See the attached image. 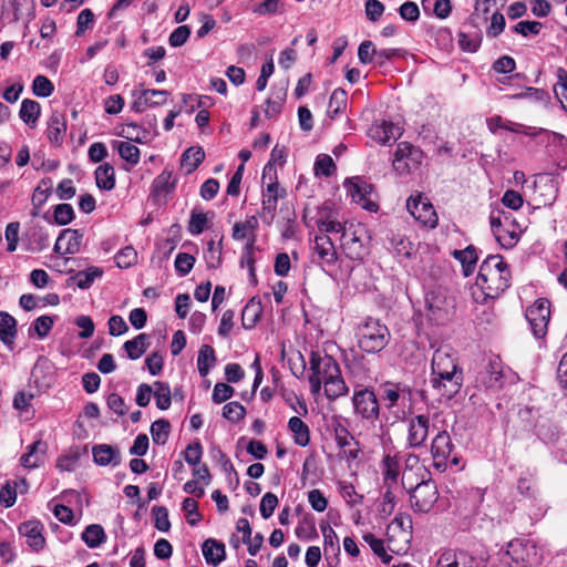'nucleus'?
<instances>
[{
  "instance_id": "a19ab883",
  "label": "nucleus",
  "mask_w": 567,
  "mask_h": 567,
  "mask_svg": "<svg viewBox=\"0 0 567 567\" xmlns=\"http://www.w3.org/2000/svg\"><path fill=\"white\" fill-rule=\"evenodd\" d=\"M147 339L148 338L145 333H141V334L136 336L135 338H133L132 340H127L124 343L123 347L127 353V357L131 360H136L144 354V352L146 351V349L148 347V343L146 342Z\"/></svg>"
},
{
  "instance_id": "e2e57ef3",
  "label": "nucleus",
  "mask_w": 567,
  "mask_h": 567,
  "mask_svg": "<svg viewBox=\"0 0 567 567\" xmlns=\"http://www.w3.org/2000/svg\"><path fill=\"white\" fill-rule=\"evenodd\" d=\"M182 509L187 514V522L189 525L195 526L200 520L202 516L198 512V503L192 498L186 497L183 501Z\"/></svg>"
},
{
  "instance_id": "423d86ee",
  "label": "nucleus",
  "mask_w": 567,
  "mask_h": 567,
  "mask_svg": "<svg viewBox=\"0 0 567 567\" xmlns=\"http://www.w3.org/2000/svg\"><path fill=\"white\" fill-rule=\"evenodd\" d=\"M506 554L511 556L516 567H538L542 563V555L530 540H511Z\"/></svg>"
},
{
  "instance_id": "f8f14e48",
  "label": "nucleus",
  "mask_w": 567,
  "mask_h": 567,
  "mask_svg": "<svg viewBox=\"0 0 567 567\" xmlns=\"http://www.w3.org/2000/svg\"><path fill=\"white\" fill-rule=\"evenodd\" d=\"M437 501V489L432 481L421 480V484L410 494L414 511L427 513Z\"/></svg>"
},
{
  "instance_id": "603ef678",
  "label": "nucleus",
  "mask_w": 567,
  "mask_h": 567,
  "mask_svg": "<svg viewBox=\"0 0 567 567\" xmlns=\"http://www.w3.org/2000/svg\"><path fill=\"white\" fill-rule=\"evenodd\" d=\"M175 187L172 172L163 171L153 182V192L157 195L168 193Z\"/></svg>"
},
{
  "instance_id": "58836bf2",
  "label": "nucleus",
  "mask_w": 567,
  "mask_h": 567,
  "mask_svg": "<svg viewBox=\"0 0 567 567\" xmlns=\"http://www.w3.org/2000/svg\"><path fill=\"white\" fill-rule=\"evenodd\" d=\"M81 538L87 547L96 548L105 542L106 535L101 525L92 524L84 529Z\"/></svg>"
},
{
  "instance_id": "f03ea898",
  "label": "nucleus",
  "mask_w": 567,
  "mask_h": 567,
  "mask_svg": "<svg viewBox=\"0 0 567 567\" xmlns=\"http://www.w3.org/2000/svg\"><path fill=\"white\" fill-rule=\"evenodd\" d=\"M309 383L313 394L320 393L321 386L341 372L338 362L330 355L312 352L310 357Z\"/></svg>"
},
{
  "instance_id": "20e7f679",
  "label": "nucleus",
  "mask_w": 567,
  "mask_h": 567,
  "mask_svg": "<svg viewBox=\"0 0 567 567\" xmlns=\"http://www.w3.org/2000/svg\"><path fill=\"white\" fill-rule=\"evenodd\" d=\"M388 327L381 324L379 320L368 319L362 326L358 327L357 338L359 347L365 352H377L386 344Z\"/></svg>"
},
{
  "instance_id": "6ab92c4d",
  "label": "nucleus",
  "mask_w": 567,
  "mask_h": 567,
  "mask_svg": "<svg viewBox=\"0 0 567 567\" xmlns=\"http://www.w3.org/2000/svg\"><path fill=\"white\" fill-rule=\"evenodd\" d=\"M43 526L39 520H28L19 526V533L27 538V544L35 551L44 547Z\"/></svg>"
},
{
  "instance_id": "13d9d810",
  "label": "nucleus",
  "mask_w": 567,
  "mask_h": 567,
  "mask_svg": "<svg viewBox=\"0 0 567 567\" xmlns=\"http://www.w3.org/2000/svg\"><path fill=\"white\" fill-rule=\"evenodd\" d=\"M137 261V252L132 246L124 247L115 255L116 266L128 268Z\"/></svg>"
},
{
  "instance_id": "a18cd8bd",
  "label": "nucleus",
  "mask_w": 567,
  "mask_h": 567,
  "mask_svg": "<svg viewBox=\"0 0 567 567\" xmlns=\"http://www.w3.org/2000/svg\"><path fill=\"white\" fill-rule=\"evenodd\" d=\"M323 386L326 396L329 400H334L348 392V388L341 377V372L337 378H331L328 382H326Z\"/></svg>"
},
{
  "instance_id": "9b49d317",
  "label": "nucleus",
  "mask_w": 567,
  "mask_h": 567,
  "mask_svg": "<svg viewBox=\"0 0 567 567\" xmlns=\"http://www.w3.org/2000/svg\"><path fill=\"white\" fill-rule=\"evenodd\" d=\"M420 154L421 151L410 143H399L394 152V158L392 159V168L399 175L409 174L412 169L417 167Z\"/></svg>"
},
{
  "instance_id": "338daca9",
  "label": "nucleus",
  "mask_w": 567,
  "mask_h": 567,
  "mask_svg": "<svg viewBox=\"0 0 567 567\" xmlns=\"http://www.w3.org/2000/svg\"><path fill=\"white\" fill-rule=\"evenodd\" d=\"M278 505V497L268 492L266 493L262 498H261V502H260V515L265 518V519H268L275 512L276 507Z\"/></svg>"
},
{
  "instance_id": "9d476101",
  "label": "nucleus",
  "mask_w": 567,
  "mask_h": 567,
  "mask_svg": "<svg viewBox=\"0 0 567 567\" xmlns=\"http://www.w3.org/2000/svg\"><path fill=\"white\" fill-rule=\"evenodd\" d=\"M426 305L430 311L431 320L442 324L454 313V299L446 296L443 291H431L426 297Z\"/></svg>"
},
{
  "instance_id": "39448f33",
  "label": "nucleus",
  "mask_w": 567,
  "mask_h": 567,
  "mask_svg": "<svg viewBox=\"0 0 567 567\" xmlns=\"http://www.w3.org/2000/svg\"><path fill=\"white\" fill-rule=\"evenodd\" d=\"M272 171V164L269 162L264 167L262 172V179H266L267 176H269V183L262 190L261 210L259 212V216L267 225H270L275 219L278 199L286 196V189L280 188L278 183L272 181V177L270 176Z\"/></svg>"
},
{
  "instance_id": "c756f323",
  "label": "nucleus",
  "mask_w": 567,
  "mask_h": 567,
  "mask_svg": "<svg viewBox=\"0 0 567 567\" xmlns=\"http://www.w3.org/2000/svg\"><path fill=\"white\" fill-rule=\"evenodd\" d=\"M47 445L42 441H37L28 446L27 453L21 456V464L27 468H34L44 460Z\"/></svg>"
},
{
  "instance_id": "5fc2aeb1",
  "label": "nucleus",
  "mask_w": 567,
  "mask_h": 567,
  "mask_svg": "<svg viewBox=\"0 0 567 567\" xmlns=\"http://www.w3.org/2000/svg\"><path fill=\"white\" fill-rule=\"evenodd\" d=\"M54 91L53 83L44 75H37L32 82V93L39 97H48Z\"/></svg>"
},
{
  "instance_id": "680f3d73",
  "label": "nucleus",
  "mask_w": 567,
  "mask_h": 567,
  "mask_svg": "<svg viewBox=\"0 0 567 567\" xmlns=\"http://www.w3.org/2000/svg\"><path fill=\"white\" fill-rule=\"evenodd\" d=\"M194 264H195V258L192 255L186 254V252H179V254H177V256L175 258L176 272L181 277H184L187 274H189V271L194 267Z\"/></svg>"
},
{
  "instance_id": "7ed1b4c3",
  "label": "nucleus",
  "mask_w": 567,
  "mask_h": 567,
  "mask_svg": "<svg viewBox=\"0 0 567 567\" xmlns=\"http://www.w3.org/2000/svg\"><path fill=\"white\" fill-rule=\"evenodd\" d=\"M433 466L443 473L447 468L458 467L461 457L454 451V444L446 431L439 432L432 441Z\"/></svg>"
},
{
  "instance_id": "b1692460",
  "label": "nucleus",
  "mask_w": 567,
  "mask_h": 567,
  "mask_svg": "<svg viewBox=\"0 0 567 567\" xmlns=\"http://www.w3.org/2000/svg\"><path fill=\"white\" fill-rule=\"evenodd\" d=\"M429 434V417L417 415L410 420L409 425V443L411 446H420Z\"/></svg>"
},
{
  "instance_id": "052dcab7",
  "label": "nucleus",
  "mask_w": 567,
  "mask_h": 567,
  "mask_svg": "<svg viewBox=\"0 0 567 567\" xmlns=\"http://www.w3.org/2000/svg\"><path fill=\"white\" fill-rule=\"evenodd\" d=\"M207 226L206 214L193 209L190 213V219L188 225V231L192 235H199L204 231Z\"/></svg>"
},
{
  "instance_id": "c03bdc74",
  "label": "nucleus",
  "mask_w": 567,
  "mask_h": 567,
  "mask_svg": "<svg viewBox=\"0 0 567 567\" xmlns=\"http://www.w3.org/2000/svg\"><path fill=\"white\" fill-rule=\"evenodd\" d=\"M369 138L378 145H385L389 135V125L385 120L374 122L368 130Z\"/></svg>"
},
{
  "instance_id": "09e8293b",
  "label": "nucleus",
  "mask_w": 567,
  "mask_h": 567,
  "mask_svg": "<svg viewBox=\"0 0 567 567\" xmlns=\"http://www.w3.org/2000/svg\"><path fill=\"white\" fill-rule=\"evenodd\" d=\"M554 92L561 107L567 112V71L564 68L557 69V83L554 86Z\"/></svg>"
},
{
  "instance_id": "1a4fd4ad",
  "label": "nucleus",
  "mask_w": 567,
  "mask_h": 567,
  "mask_svg": "<svg viewBox=\"0 0 567 567\" xmlns=\"http://www.w3.org/2000/svg\"><path fill=\"white\" fill-rule=\"evenodd\" d=\"M406 209L423 226L435 228L439 217L434 206L423 194L411 195L406 200Z\"/></svg>"
},
{
  "instance_id": "2eb2a0df",
  "label": "nucleus",
  "mask_w": 567,
  "mask_h": 567,
  "mask_svg": "<svg viewBox=\"0 0 567 567\" xmlns=\"http://www.w3.org/2000/svg\"><path fill=\"white\" fill-rule=\"evenodd\" d=\"M503 368L498 359H491L478 372L476 381L487 389H499L503 385Z\"/></svg>"
},
{
  "instance_id": "dca6fc26",
  "label": "nucleus",
  "mask_w": 567,
  "mask_h": 567,
  "mask_svg": "<svg viewBox=\"0 0 567 567\" xmlns=\"http://www.w3.org/2000/svg\"><path fill=\"white\" fill-rule=\"evenodd\" d=\"M352 402L355 412L362 415V417L370 419L372 416H378L379 404L375 394L372 391L368 389L355 391Z\"/></svg>"
},
{
  "instance_id": "a878e982",
  "label": "nucleus",
  "mask_w": 567,
  "mask_h": 567,
  "mask_svg": "<svg viewBox=\"0 0 567 567\" xmlns=\"http://www.w3.org/2000/svg\"><path fill=\"white\" fill-rule=\"evenodd\" d=\"M334 440L348 457H357L358 449H355L354 436L341 423H337L334 426Z\"/></svg>"
},
{
  "instance_id": "f704fd0d",
  "label": "nucleus",
  "mask_w": 567,
  "mask_h": 567,
  "mask_svg": "<svg viewBox=\"0 0 567 567\" xmlns=\"http://www.w3.org/2000/svg\"><path fill=\"white\" fill-rule=\"evenodd\" d=\"M205 152L202 147H189L182 155V167L187 174H192L204 161Z\"/></svg>"
},
{
  "instance_id": "4468645a",
  "label": "nucleus",
  "mask_w": 567,
  "mask_h": 567,
  "mask_svg": "<svg viewBox=\"0 0 567 567\" xmlns=\"http://www.w3.org/2000/svg\"><path fill=\"white\" fill-rule=\"evenodd\" d=\"M168 92L165 90H141L133 93L132 110L136 113L144 112L147 107L163 105L167 101Z\"/></svg>"
},
{
  "instance_id": "473e14b6",
  "label": "nucleus",
  "mask_w": 567,
  "mask_h": 567,
  "mask_svg": "<svg viewBox=\"0 0 567 567\" xmlns=\"http://www.w3.org/2000/svg\"><path fill=\"white\" fill-rule=\"evenodd\" d=\"M95 183L100 189L112 190L115 187L114 167L104 163L95 169Z\"/></svg>"
},
{
  "instance_id": "aec40b11",
  "label": "nucleus",
  "mask_w": 567,
  "mask_h": 567,
  "mask_svg": "<svg viewBox=\"0 0 567 567\" xmlns=\"http://www.w3.org/2000/svg\"><path fill=\"white\" fill-rule=\"evenodd\" d=\"M341 247L346 256L352 260H361L367 252L361 238L349 230H343Z\"/></svg>"
},
{
  "instance_id": "f257e3e1",
  "label": "nucleus",
  "mask_w": 567,
  "mask_h": 567,
  "mask_svg": "<svg viewBox=\"0 0 567 567\" xmlns=\"http://www.w3.org/2000/svg\"><path fill=\"white\" fill-rule=\"evenodd\" d=\"M511 270L501 255H489L480 266L475 286L486 298H496L509 287Z\"/></svg>"
},
{
  "instance_id": "4c0bfd02",
  "label": "nucleus",
  "mask_w": 567,
  "mask_h": 567,
  "mask_svg": "<svg viewBox=\"0 0 567 567\" xmlns=\"http://www.w3.org/2000/svg\"><path fill=\"white\" fill-rule=\"evenodd\" d=\"M216 362L215 350L212 346L200 347L197 357V368L200 377H206Z\"/></svg>"
},
{
  "instance_id": "49530a36",
  "label": "nucleus",
  "mask_w": 567,
  "mask_h": 567,
  "mask_svg": "<svg viewBox=\"0 0 567 567\" xmlns=\"http://www.w3.org/2000/svg\"><path fill=\"white\" fill-rule=\"evenodd\" d=\"M171 424L167 420L159 419L152 423L151 434L153 442L158 445H164L167 442Z\"/></svg>"
},
{
  "instance_id": "f3484780",
  "label": "nucleus",
  "mask_w": 567,
  "mask_h": 567,
  "mask_svg": "<svg viewBox=\"0 0 567 567\" xmlns=\"http://www.w3.org/2000/svg\"><path fill=\"white\" fill-rule=\"evenodd\" d=\"M406 462L411 464L406 465L401 474V486L408 494H411L419 487L421 480H424V468L420 465L416 456L409 457Z\"/></svg>"
},
{
  "instance_id": "ddd939ff",
  "label": "nucleus",
  "mask_w": 567,
  "mask_h": 567,
  "mask_svg": "<svg viewBox=\"0 0 567 567\" xmlns=\"http://www.w3.org/2000/svg\"><path fill=\"white\" fill-rule=\"evenodd\" d=\"M344 186L352 199L369 212H377L378 205L369 198L372 185L365 183L361 177L350 178Z\"/></svg>"
},
{
  "instance_id": "412c9836",
  "label": "nucleus",
  "mask_w": 567,
  "mask_h": 567,
  "mask_svg": "<svg viewBox=\"0 0 567 567\" xmlns=\"http://www.w3.org/2000/svg\"><path fill=\"white\" fill-rule=\"evenodd\" d=\"M93 460L100 466H117L121 463L120 450L109 444H99L92 449Z\"/></svg>"
},
{
  "instance_id": "774afa93",
  "label": "nucleus",
  "mask_w": 567,
  "mask_h": 567,
  "mask_svg": "<svg viewBox=\"0 0 567 567\" xmlns=\"http://www.w3.org/2000/svg\"><path fill=\"white\" fill-rule=\"evenodd\" d=\"M155 527L161 532H168L171 528V523L168 519V511L166 507L156 506L152 509Z\"/></svg>"
},
{
  "instance_id": "5701e85b",
  "label": "nucleus",
  "mask_w": 567,
  "mask_h": 567,
  "mask_svg": "<svg viewBox=\"0 0 567 567\" xmlns=\"http://www.w3.org/2000/svg\"><path fill=\"white\" fill-rule=\"evenodd\" d=\"M434 567H475L474 558L464 550H446L441 554Z\"/></svg>"
},
{
  "instance_id": "ea45409f",
  "label": "nucleus",
  "mask_w": 567,
  "mask_h": 567,
  "mask_svg": "<svg viewBox=\"0 0 567 567\" xmlns=\"http://www.w3.org/2000/svg\"><path fill=\"white\" fill-rule=\"evenodd\" d=\"M83 234L79 229L66 228L60 233V240H66L64 254L74 255L80 251Z\"/></svg>"
},
{
  "instance_id": "bb28decb",
  "label": "nucleus",
  "mask_w": 567,
  "mask_h": 567,
  "mask_svg": "<svg viewBox=\"0 0 567 567\" xmlns=\"http://www.w3.org/2000/svg\"><path fill=\"white\" fill-rule=\"evenodd\" d=\"M203 555L208 565L217 566L226 557L225 545L213 538H208L202 546Z\"/></svg>"
},
{
  "instance_id": "4be33fe9",
  "label": "nucleus",
  "mask_w": 567,
  "mask_h": 567,
  "mask_svg": "<svg viewBox=\"0 0 567 567\" xmlns=\"http://www.w3.org/2000/svg\"><path fill=\"white\" fill-rule=\"evenodd\" d=\"M313 250L322 264L332 266L338 259L334 245L328 235H318L315 238Z\"/></svg>"
},
{
  "instance_id": "864d4df0",
  "label": "nucleus",
  "mask_w": 567,
  "mask_h": 567,
  "mask_svg": "<svg viewBox=\"0 0 567 567\" xmlns=\"http://www.w3.org/2000/svg\"><path fill=\"white\" fill-rule=\"evenodd\" d=\"M315 174L316 176H331L336 171V165L330 155L320 154L317 156L315 162Z\"/></svg>"
},
{
  "instance_id": "bf43d9fd",
  "label": "nucleus",
  "mask_w": 567,
  "mask_h": 567,
  "mask_svg": "<svg viewBox=\"0 0 567 567\" xmlns=\"http://www.w3.org/2000/svg\"><path fill=\"white\" fill-rule=\"evenodd\" d=\"M246 415V409L239 402H229L223 408V416L230 422H238Z\"/></svg>"
},
{
  "instance_id": "0e129e2a",
  "label": "nucleus",
  "mask_w": 567,
  "mask_h": 567,
  "mask_svg": "<svg viewBox=\"0 0 567 567\" xmlns=\"http://www.w3.org/2000/svg\"><path fill=\"white\" fill-rule=\"evenodd\" d=\"M19 230L20 224L18 221L9 223L6 227V240H7V250L12 252L17 249L19 243Z\"/></svg>"
},
{
  "instance_id": "3c124183",
  "label": "nucleus",
  "mask_w": 567,
  "mask_h": 567,
  "mask_svg": "<svg viewBox=\"0 0 567 567\" xmlns=\"http://www.w3.org/2000/svg\"><path fill=\"white\" fill-rule=\"evenodd\" d=\"M154 385H155L154 396L156 399V406L163 411L167 410L172 403L169 385L164 382H155Z\"/></svg>"
},
{
  "instance_id": "69168bd1",
  "label": "nucleus",
  "mask_w": 567,
  "mask_h": 567,
  "mask_svg": "<svg viewBox=\"0 0 567 567\" xmlns=\"http://www.w3.org/2000/svg\"><path fill=\"white\" fill-rule=\"evenodd\" d=\"M234 388L229 384L223 382L216 383L213 390L212 400L215 403L220 404L230 399L234 395Z\"/></svg>"
},
{
  "instance_id": "79ce46f5",
  "label": "nucleus",
  "mask_w": 567,
  "mask_h": 567,
  "mask_svg": "<svg viewBox=\"0 0 567 567\" xmlns=\"http://www.w3.org/2000/svg\"><path fill=\"white\" fill-rule=\"evenodd\" d=\"M66 131V122L60 113H53L49 121L48 138L52 143H60L62 135Z\"/></svg>"
},
{
  "instance_id": "de8ad7c7",
  "label": "nucleus",
  "mask_w": 567,
  "mask_h": 567,
  "mask_svg": "<svg viewBox=\"0 0 567 567\" xmlns=\"http://www.w3.org/2000/svg\"><path fill=\"white\" fill-rule=\"evenodd\" d=\"M347 105V93L342 89H336L329 100L328 115L336 117Z\"/></svg>"
},
{
  "instance_id": "8fccbe9b",
  "label": "nucleus",
  "mask_w": 567,
  "mask_h": 567,
  "mask_svg": "<svg viewBox=\"0 0 567 567\" xmlns=\"http://www.w3.org/2000/svg\"><path fill=\"white\" fill-rule=\"evenodd\" d=\"M30 244L33 250L41 251L50 245V234L43 227L35 226L30 234Z\"/></svg>"
},
{
  "instance_id": "e433bc0d",
  "label": "nucleus",
  "mask_w": 567,
  "mask_h": 567,
  "mask_svg": "<svg viewBox=\"0 0 567 567\" xmlns=\"http://www.w3.org/2000/svg\"><path fill=\"white\" fill-rule=\"evenodd\" d=\"M41 106L34 100L25 99L21 103L19 116L30 127H34L40 116Z\"/></svg>"
},
{
  "instance_id": "37998d69",
  "label": "nucleus",
  "mask_w": 567,
  "mask_h": 567,
  "mask_svg": "<svg viewBox=\"0 0 567 567\" xmlns=\"http://www.w3.org/2000/svg\"><path fill=\"white\" fill-rule=\"evenodd\" d=\"M114 147L117 150L118 155L122 159L131 164L132 166L136 165L140 162V150L137 146L130 142L115 141Z\"/></svg>"
},
{
  "instance_id": "c9c22d12",
  "label": "nucleus",
  "mask_w": 567,
  "mask_h": 567,
  "mask_svg": "<svg viewBox=\"0 0 567 567\" xmlns=\"http://www.w3.org/2000/svg\"><path fill=\"white\" fill-rule=\"evenodd\" d=\"M103 270L99 267H90L85 270L75 272L70 280L80 289H87L92 286L96 278L102 277Z\"/></svg>"
},
{
  "instance_id": "72a5a7b5",
  "label": "nucleus",
  "mask_w": 567,
  "mask_h": 567,
  "mask_svg": "<svg viewBox=\"0 0 567 567\" xmlns=\"http://www.w3.org/2000/svg\"><path fill=\"white\" fill-rule=\"evenodd\" d=\"M17 334V321L8 312L0 311V340L11 346Z\"/></svg>"
},
{
  "instance_id": "393cba45",
  "label": "nucleus",
  "mask_w": 567,
  "mask_h": 567,
  "mask_svg": "<svg viewBox=\"0 0 567 567\" xmlns=\"http://www.w3.org/2000/svg\"><path fill=\"white\" fill-rule=\"evenodd\" d=\"M358 58L362 63H370L375 61L380 65L390 59V51L386 49L377 51L371 41H363L358 49Z\"/></svg>"
},
{
  "instance_id": "4d7b16f0",
  "label": "nucleus",
  "mask_w": 567,
  "mask_h": 567,
  "mask_svg": "<svg viewBox=\"0 0 567 567\" xmlns=\"http://www.w3.org/2000/svg\"><path fill=\"white\" fill-rule=\"evenodd\" d=\"M53 217L55 224L65 226L74 219V210L70 204H59L54 207Z\"/></svg>"
},
{
  "instance_id": "2f4dec72",
  "label": "nucleus",
  "mask_w": 567,
  "mask_h": 567,
  "mask_svg": "<svg viewBox=\"0 0 567 567\" xmlns=\"http://www.w3.org/2000/svg\"><path fill=\"white\" fill-rule=\"evenodd\" d=\"M288 427L293 435V442L299 446H307L310 442L309 426L298 416L290 417Z\"/></svg>"
},
{
  "instance_id": "6e6d98bb",
  "label": "nucleus",
  "mask_w": 567,
  "mask_h": 567,
  "mask_svg": "<svg viewBox=\"0 0 567 567\" xmlns=\"http://www.w3.org/2000/svg\"><path fill=\"white\" fill-rule=\"evenodd\" d=\"M204 258L209 268H217L221 262L220 243L216 244L214 240H209L204 251Z\"/></svg>"
},
{
  "instance_id": "c85d7f7f",
  "label": "nucleus",
  "mask_w": 567,
  "mask_h": 567,
  "mask_svg": "<svg viewBox=\"0 0 567 567\" xmlns=\"http://www.w3.org/2000/svg\"><path fill=\"white\" fill-rule=\"evenodd\" d=\"M452 256L461 262L463 275L465 277H468L474 272L478 256L473 245L467 246L465 249L453 250Z\"/></svg>"
},
{
  "instance_id": "cd10ccee",
  "label": "nucleus",
  "mask_w": 567,
  "mask_h": 567,
  "mask_svg": "<svg viewBox=\"0 0 567 567\" xmlns=\"http://www.w3.org/2000/svg\"><path fill=\"white\" fill-rule=\"evenodd\" d=\"M470 23L474 28V31L466 32L461 30L458 32V45L463 51L474 53L480 49L483 35L472 18H470Z\"/></svg>"
},
{
  "instance_id": "6e6552de",
  "label": "nucleus",
  "mask_w": 567,
  "mask_h": 567,
  "mask_svg": "<svg viewBox=\"0 0 567 567\" xmlns=\"http://www.w3.org/2000/svg\"><path fill=\"white\" fill-rule=\"evenodd\" d=\"M525 317L530 324L533 334L537 339L545 338L550 320V301L546 298L537 299L526 309Z\"/></svg>"
},
{
  "instance_id": "0eeeda50",
  "label": "nucleus",
  "mask_w": 567,
  "mask_h": 567,
  "mask_svg": "<svg viewBox=\"0 0 567 567\" xmlns=\"http://www.w3.org/2000/svg\"><path fill=\"white\" fill-rule=\"evenodd\" d=\"M413 523L409 514L400 513L392 519V554H406L411 546Z\"/></svg>"
},
{
  "instance_id": "a211bd4d",
  "label": "nucleus",
  "mask_w": 567,
  "mask_h": 567,
  "mask_svg": "<svg viewBox=\"0 0 567 567\" xmlns=\"http://www.w3.org/2000/svg\"><path fill=\"white\" fill-rule=\"evenodd\" d=\"M323 535V554L329 567H337L339 564L340 545L336 532L329 525H321Z\"/></svg>"
},
{
  "instance_id": "7c9ffc66",
  "label": "nucleus",
  "mask_w": 567,
  "mask_h": 567,
  "mask_svg": "<svg viewBox=\"0 0 567 567\" xmlns=\"http://www.w3.org/2000/svg\"><path fill=\"white\" fill-rule=\"evenodd\" d=\"M457 364L455 359L445 348H440L435 350L432 358V374H436L440 372H446L456 370Z\"/></svg>"
}]
</instances>
